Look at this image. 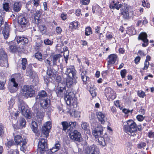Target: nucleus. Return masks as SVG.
<instances>
[{"mask_svg": "<svg viewBox=\"0 0 154 154\" xmlns=\"http://www.w3.org/2000/svg\"><path fill=\"white\" fill-rule=\"evenodd\" d=\"M49 102V99L44 100L40 103L41 107L42 108L41 111H37L36 112L37 116L39 117H42L43 116L44 113L45 111H46L48 113H50L52 111V109L49 106L48 102Z\"/></svg>", "mask_w": 154, "mask_h": 154, "instance_id": "20e7f679", "label": "nucleus"}, {"mask_svg": "<svg viewBox=\"0 0 154 154\" xmlns=\"http://www.w3.org/2000/svg\"><path fill=\"white\" fill-rule=\"evenodd\" d=\"M66 92V89L65 87H62L58 86L56 91V94L58 97H61L64 95Z\"/></svg>", "mask_w": 154, "mask_h": 154, "instance_id": "b1692460", "label": "nucleus"}, {"mask_svg": "<svg viewBox=\"0 0 154 154\" xmlns=\"http://www.w3.org/2000/svg\"><path fill=\"white\" fill-rule=\"evenodd\" d=\"M3 8L6 11H9V4L8 3H5L3 4Z\"/></svg>", "mask_w": 154, "mask_h": 154, "instance_id": "8fccbe9b", "label": "nucleus"}, {"mask_svg": "<svg viewBox=\"0 0 154 154\" xmlns=\"http://www.w3.org/2000/svg\"><path fill=\"white\" fill-rule=\"evenodd\" d=\"M70 138L73 141L80 142L81 140V134L77 130H74L71 132L69 134Z\"/></svg>", "mask_w": 154, "mask_h": 154, "instance_id": "ddd939ff", "label": "nucleus"}, {"mask_svg": "<svg viewBox=\"0 0 154 154\" xmlns=\"http://www.w3.org/2000/svg\"><path fill=\"white\" fill-rule=\"evenodd\" d=\"M82 127L83 129L85 131H88L89 130V124L86 122H83L82 125Z\"/></svg>", "mask_w": 154, "mask_h": 154, "instance_id": "72a5a7b5", "label": "nucleus"}, {"mask_svg": "<svg viewBox=\"0 0 154 154\" xmlns=\"http://www.w3.org/2000/svg\"><path fill=\"white\" fill-rule=\"evenodd\" d=\"M126 126L125 129L126 132L131 136H134L137 133V125L136 123L132 120H129L124 124Z\"/></svg>", "mask_w": 154, "mask_h": 154, "instance_id": "7ed1b4c3", "label": "nucleus"}, {"mask_svg": "<svg viewBox=\"0 0 154 154\" xmlns=\"http://www.w3.org/2000/svg\"><path fill=\"white\" fill-rule=\"evenodd\" d=\"M35 56L36 58L38 59L39 60H41L42 58V55L40 53H36L35 54Z\"/></svg>", "mask_w": 154, "mask_h": 154, "instance_id": "603ef678", "label": "nucleus"}, {"mask_svg": "<svg viewBox=\"0 0 154 154\" xmlns=\"http://www.w3.org/2000/svg\"><path fill=\"white\" fill-rule=\"evenodd\" d=\"M80 76L81 79L83 82V84H86L88 82L90 78L87 75V72L86 71L80 70Z\"/></svg>", "mask_w": 154, "mask_h": 154, "instance_id": "aec40b11", "label": "nucleus"}, {"mask_svg": "<svg viewBox=\"0 0 154 154\" xmlns=\"http://www.w3.org/2000/svg\"><path fill=\"white\" fill-rule=\"evenodd\" d=\"M47 97V94L46 92L44 90L40 91L36 96L35 99L37 102H40V103L43 101L44 100L48 99L45 98Z\"/></svg>", "mask_w": 154, "mask_h": 154, "instance_id": "2eb2a0df", "label": "nucleus"}, {"mask_svg": "<svg viewBox=\"0 0 154 154\" xmlns=\"http://www.w3.org/2000/svg\"><path fill=\"white\" fill-rule=\"evenodd\" d=\"M77 77H68L66 80V84L68 88L75 85L77 83L76 79Z\"/></svg>", "mask_w": 154, "mask_h": 154, "instance_id": "6ab92c4d", "label": "nucleus"}, {"mask_svg": "<svg viewBox=\"0 0 154 154\" xmlns=\"http://www.w3.org/2000/svg\"><path fill=\"white\" fill-rule=\"evenodd\" d=\"M8 154H19V153L17 149H11L8 152Z\"/></svg>", "mask_w": 154, "mask_h": 154, "instance_id": "3c124183", "label": "nucleus"}, {"mask_svg": "<svg viewBox=\"0 0 154 154\" xmlns=\"http://www.w3.org/2000/svg\"><path fill=\"white\" fill-rule=\"evenodd\" d=\"M18 106L19 110L26 118L29 119L31 118V113L28 109L27 106L23 100H19Z\"/></svg>", "mask_w": 154, "mask_h": 154, "instance_id": "39448f33", "label": "nucleus"}, {"mask_svg": "<svg viewBox=\"0 0 154 154\" xmlns=\"http://www.w3.org/2000/svg\"><path fill=\"white\" fill-rule=\"evenodd\" d=\"M61 57L60 54L54 55L52 57V62L53 66L58 65L60 64V59Z\"/></svg>", "mask_w": 154, "mask_h": 154, "instance_id": "a878e982", "label": "nucleus"}, {"mask_svg": "<svg viewBox=\"0 0 154 154\" xmlns=\"http://www.w3.org/2000/svg\"><path fill=\"white\" fill-rule=\"evenodd\" d=\"M149 65V62L148 61L145 60L144 63V66L142 68L143 70H145L147 69Z\"/></svg>", "mask_w": 154, "mask_h": 154, "instance_id": "09e8293b", "label": "nucleus"}, {"mask_svg": "<svg viewBox=\"0 0 154 154\" xmlns=\"http://www.w3.org/2000/svg\"><path fill=\"white\" fill-rule=\"evenodd\" d=\"M47 74L50 77H53L55 75L54 72L51 68L48 69Z\"/></svg>", "mask_w": 154, "mask_h": 154, "instance_id": "e433bc0d", "label": "nucleus"}, {"mask_svg": "<svg viewBox=\"0 0 154 154\" xmlns=\"http://www.w3.org/2000/svg\"><path fill=\"white\" fill-rule=\"evenodd\" d=\"M99 149L95 145L86 147L85 151V154H100Z\"/></svg>", "mask_w": 154, "mask_h": 154, "instance_id": "9d476101", "label": "nucleus"}, {"mask_svg": "<svg viewBox=\"0 0 154 154\" xmlns=\"http://www.w3.org/2000/svg\"><path fill=\"white\" fill-rule=\"evenodd\" d=\"M117 56L116 54H111L108 57L109 61L107 64L108 68H109L108 66L110 64H114L116 60Z\"/></svg>", "mask_w": 154, "mask_h": 154, "instance_id": "393cba45", "label": "nucleus"}, {"mask_svg": "<svg viewBox=\"0 0 154 154\" xmlns=\"http://www.w3.org/2000/svg\"><path fill=\"white\" fill-rule=\"evenodd\" d=\"M64 99L68 105L67 107L68 109V112L75 117H80V112L74 109L77 106V99L75 97L74 94L72 92L68 93L65 97Z\"/></svg>", "mask_w": 154, "mask_h": 154, "instance_id": "f257e3e1", "label": "nucleus"}, {"mask_svg": "<svg viewBox=\"0 0 154 154\" xmlns=\"http://www.w3.org/2000/svg\"><path fill=\"white\" fill-rule=\"evenodd\" d=\"M0 66L6 67L8 66L6 53L3 50H0Z\"/></svg>", "mask_w": 154, "mask_h": 154, "instance_id": "1a4fd4ad", "label": "nucleus"}, {"mask_svg": "<svg viewBox=\"0 0 154 154\" xmlns=\"http://www.w3.org/2000/svg\"><path fill=\"white\" fill-rule=\"evenodd\" d=\"M32 2L34 6L37 7L39 5L38 0H32Z\"/></svg>", "mask_w": 154, "mask_h": 154, "instance_id": "052dcab7", "label": "nucleus"}, {"mask_svg": "<svg viewBox=\"0 0 154 154\" xmlns=\"http://www.w3.org/2000/svg\"><path fill=\"white\" fill-rule=\"evenodd\" d=\"M15 80V78H12L11 80V82L13 83V86L9 87V90L11 93H14L17 90L18 85L16 82Z\"/></svg>", "mask_w": 154, "mask_h": 154, "instance_id": "4be33fe9", "label": "nucleus"}, {"mask_svg": "<svg viewBox=\"0 0 154 154\" xmlns=\"http://www.w3.org/2000/svg\"><path fill=\"white\" fill-rule=\"evenodd\" d=\"M21 93L23 96L28 98L29 97H32L35 93V91L32 88L25 85L22 88L21 91Z\"/></svg>", "mask_w": 154, "mask_h": 154, "instance_id": "6e6552de", "label": "nucleus"}, {"mask_svg": "<svg viewBox=\"0 0 154 154\" xmlns=\"http://www.w3.org/2000/svg\"><path fill=\"white\" fill-rule=\"evenodd\" d=\"M121 9V13L124 19L129 18L128 10V7L126 6L122 7Z\"/></svg>", "mask_w": 154, "mask_h": 154, "instance_id": "5701e85b", "label": "nucleus"}, {"mask_svg": "<svg viewBox=\"0 0 154 154\" xmlns=\"http://www.w3.org/2000/svg\"><path fill=\"white\" fill-rule=\"evenodd\" d=\"M5 83L0 81V90H2L4 88Z\"/></svg>", "mask_w": 154, "mask_h": 154, "instance_id": "338daca9", "label": "nucleus"}, {"mask_svg": "<svg viewBox=\"0 0 154 154\" xmlns=\"http://www.w3.org/2000/svg\"><path fill=\"white\" fill-rule=\"evenodd\" d=\"M20 125L22 127H24L26 125V121L24 119L21 118L20 119Z\"/></svg>", "mask_w": 154, "mask_h": 154, "instance_id": "ea45409f", "label": "nucleus"}, {"mask_svg": "<svg viewBox=\"0 0 154 154\" xmlns=\"http://www.w3.org/2000/svg\"><path fill=\"white\" fill-rule=\"evenodd\" d=\"M98 121L102 124H104L107 120L105 114L101 112H97L96 113Z\"/></svg>", "mask_w": 154, "mask_h": 154, "instance_id": "a211bd4d", "label": "nucleus"}, {"mask_svg": "<svg viewBox=\"0 0 154 154\" xmlns=\"http://www.w3.org/2000/svg\"><path fill=\"white\" fill-rule=\"evenodd\" d=\"M61 17L63 20H65L67 18V14L64 13H62L61 15Z\"/></svg>", "mask_w": 154, "mask_h": 154, "instance_id": "e2e57ef3", "label": "nucleus"}, {"mask_svg": "<svg viewBox=\"0 0 154 154\" xmlns=\"http://www.w3.org/2000/svg\"><path fill=\"white\" fill-rule=\"evenodd\" d=\"M38 148L40 152L42 153V152L46 150L47 147V144L46 141L44 139H42L39 141L38 145Z\"/></svg>", "mask_w": 154, "mask_h": 154, "instance_id": "dca6fc26", "label": "nucleus"}, {"mask_svg": "<svg viewBox=\"0 0 154 154\" xmlns=\"http://www.w3.org/2000/svg\"><path fill=\"white\" fill-rule=\"evenodd\" d=\"M14 141L17 145L20 146V149L25 152L27 149V140L23 139L20 135H17L14 137Z\"/></svg>", "mask_w": 154, "mask_h": 154, "instance_id": "423d86ee", "label": "nucleus"}, {"mask_svg": "<svg viewBox=\"0 0 154 154\" xmlns=\"http://www.w3.org/2000/svg\"><path fill=\"white\" fill-rule=\"evenodd\" d=\"M23 37L18 36L17 38V40L18 43L20 42H23Z\"/></svg>", "mask_w": 154, "mask_h": 154, "instance_id": "4d7b16f0", "label": "nucleus"}, {"mask_svg": "<svg viewBox=\"0 0 154 154\" xmlns=\"http://www.w3.org/2000/svg\"><path fill=\"white\" fill-rule=\"evenodd\" d=\"M69 52L68 50L65 51L64 52L63 56L64 58H68L69 55Z\"/></svg>", "mask_w": 154, "mask_h": 154, "instance_id": "680f3d73", "label": "nucleus"}, {"mask_svg": "<svg viewBox=\"0 0 154 154\" xmlns=\"http://www.w3.org/2000/svg\"><path fill=\"white\" fill-rule=\"evenodd\" d=\"M5 26L3 31V34L5 39H6L9 36V27L8 25L5 23Z\"/></svg>", "mask_w": 154, "mask_h": 154, "instance_id": "bb28decb", "label": "nucleus"}, {"mask_svg": "<svg viewBox=\"0 0 154 154\" xmlns=\"http://www.w3.org/2000/svg\"><path fill=\"white\" fill-rule=\"evenodd\" d=\"M61 147V146L59 142L55 144L54 146L50 150L52 152H55L59 150Z\"/></svg>", "mask_w": 154, "mask_h": 154, "instance_id": "cd10ccee", "label": "nucleus"}, {"mask_svg": "<svg viewBox=\"0 0 154 154\" xmlns=\"http://www.w3.org/2000/svg\"><path fill=\"white\" fill-rule=\"evenodd\" d=\"M61 124L63 127V130L66 131V130H70L68 122L66 121H64L62 122Z\"/></svg>", "mask_w": 154, "mask_h": 154, "instance_id": "2f4dec72", "label": "nucleus"}, {"mask_svg": "<svg viewBox=\"0 0 154 154\" xmlns=\"http://www.w3.org/2000/svg\"><path fill=\"white\" fill-rule=\"evenodd\" d=\"M92 33L91 29L90 27H88L85 29V34L86 35H89Z\"/></svg>", "mask_w": 154, "mask_h": 154, "instance_id": "58836bf2", "label": "nucleus"}, {"mask_svg": "<svg viewBox=\"0 0 154 154\" xmlns=\"http://www.w3.org/2000/svg\"><path fill=\"white\" fill-rule=\"evenodd\" d=\"M142 5L143 6V7H146L147 8H149V3H148L147 2L146 3V2H145V1H144V2H142Z\"/></svg>", "mask_w": 154, "mask_h": 154, "instance_id": "69168bd1", "label": "nucleus"}, {"mask_svg": "<svg viewBox=\"0 0 154 154\" xmlns=\"http://www.w3.org/2000/svg\"><path fill=\"white\" fill-rule=\"evenodd\" d=\"M69 128H70V130H71L73 128H74L76 125V122H70L69 123Z\"/></svg>", "mask_w": 154, "mask_h": 154, "instance_id": "a19ab883", "label": "nucleus"}, {"mask_svg": "<svg viewBox=\"0 0 154 154\" xmlns=\"http://www.w3.org/2000/svg\"><path fill=\"white\" fill-rule=\"evenodd\" d=\"M148 136L150 138H153L154 137V132H149Z\"/></svg>", "mask_w": 154, "mask_h": 154, "instance_id": "774afa93", "label": "nucleus"}, {"mask_svg": "<svg viewBox=\"0 0 154 154\" xmlns=\"http://www.w3.org/2000/svg\"><path fill=\"white\" fill-rule=\"evenodd\" d=\"M39 29L40 31L43 34H44L46 32V28L44 25H41L39 26Z\"/></svg>", "mask_w": 154, "mask_h": 154, "instance_id": "f704fd0d", "label": "nucleus"}, {"mask_svg": "<svg viewBox=\"0 0 154 154\" xmlns=\"http://www.w3.org/2000/svg\"><path fill=\"white\" fill-rule=\"evenodd\" d=\"M78 25V23L77 22H73L69 24V28L71 29H76Z\"/></svg>", "mask_w": 154, "mask_h": 154, "instance_id": "473e14b6", "label": "nucleus"}, {"mask_svg": "<svg viewBox=\"0 0 154 154\" xmlns=\"http://www.w3.org/2000/svg\"><path fill=\"white\" fill-rule=\"evenodd\" d=\"M8 103L9 105V107H12L14 103V98H11L10 100L8 101Z\"/></svg>", "mask_w": 154, "mask_h": 154, "instance_id": "37998d69", "label": "nucleus"}, {"mask_svg": "<svg viewBox=\"0 0 154 154\" xmlns=\"http://www.w3.org/2000/svg\"><path fill=\"white\" fill-rule=\"evenodd\" d=\"M51 125L50 122H47L44 125L42 128V134L44 135V137L47 138L49 136V130L51 129Z\"/></svg>", "mask_w": 154, "mask_h": 154, "instance_id": "f8f14e48", "label": "nucleus"}, {"mask_svg": "<svg viewBox=\"0 0 154 154\" xmlns=\"http://www.w3.org/2000/svg\"><path fill=\"white\" fill-rule=\"evenodd\" d=\"M138 96L141 98H143L145 96V93L143 91H138L137 92Z\"/></svg>", "mask_w": 154, "mask_h": 154, "instance_id": "79ce46f5", "label": "nucleus"}, {"mask_svg": "<svg viewBox=\"0 0 154 154\" xmlns=\"http://www.w3.org/2000/svg\"><path fill=\"white\" fill-rule=\"evenodd\" d=\"M21 6V3L20 2H16L14 4L13 10L16 12H18L20 10Z\"/></svg>", "mask_w": 154, "mask_h": 154, "instance_id": "c85d7f7f", "label": "nucleus"}, {"mask_svg": "<svg viewBox=\"0 0 154 154\" xmlns=\"http://www.w3.org/2000/svg\"><path fill=\"white\" fill-rule=\"evenodd\" d=\"M31 128L33 132L37 133L38 132V125L35 121H32L31 125Z\"/></svg>", "mask_w": 154, "mask_h": 154, "instance_id": "c756f323", "label": "nucleus"}, {"mask_svg": "<svg viewBox=\"0 0 154 154\" xmlns=\"http://www.w3.org/2000/svg\"><path fill=\"white\" fill-rule=\"evenodd\" d=\"M35 72L32 70H30L29 71H27L26 74L29 76L32 77V78H38L37 75L36 74H34Z\"/></svg>", "mask_w": 154, "mask_h": 154, "instance_id": "7c9ffc66", "label": "nucleus"}, {"mask_svg": "<svg viewBox=\"0 0 154 154\" xmlns=\"http://www.w3.org/2000/svg\"><path fill=\"white\" fill-rule=\"evenodd\" d=\"M147 34L144 32L140 33L138 36V40H142L144 43L142 44L143 47H146L148 45V40L147 38Z\"/></svg>", "mask_w": 154, "mask_h": 154, "instance_id": "f3484780", "label": "nucleus"}, {"mask_svg": "<svg viewBox=\"0 0 154 154\" xmlns=\"http://www.w3.org/2000/svg\"><path fill=\"white\" fill-rule=\"evenodd\" d=\"M76 71L73 66H67L65 71V74L68 77H75Z\"/></svg>", "mask_w": 154, "mask_h": 154, "instance_id": "9b49d317", "label": "nucleus"}, {"mask_svg": "<svg viewBox=\"0 0 154 154\" xmlns=\"http://www.w3.org/2000/svg\"><path fill=\"white\" fill-rule=\"evenodd\" d=\"M5 127L2 124H0V135H2L4 133Z\"/></svg>", "mask_w": 154, "mask_h": 154, "instance_id": "c03bdc74", "label": "nucleus"}, {"mask_svg": "<svg viewBox=\"0 0 154 154\" xmlns=\"http://www.w3.org/2000/svg\"><path fill=\"white\" fill-rule=\"evenodd\" d=\"M44 42L45 44L47 45H51L53 43V42L51 41L48 39H46L44 40Z\"/></svg>", "mask_w": 154, "mask_h": 154, "instance_id": "49530a36", "label": "nucleus"}, {"mask_svg": "<svg viewBox=\"0 0 154 154\" xmlns=\"http://www.w3.org/2000/svg\"><path fill=\"white\" fill-rule=\"evenodd\" d=\"M126 71L125 69H124L122 70L120 72L122 78H125L126 74Z\"/></svg>", "mask_w": 154, "mask_h": 154, "instance_id": "5fc2aeb1", "label": "nucleus"}, {"mask_svg": "<svg viewBox=\"0 0 154 154\" xmlns=\"http://www.w3.org/2000/svg\"><path fill=\"white\" fill-rule=\"evenodd\" d=\"M45 61L47 67H49L51 66V61L48 59H45Z\"/></svg>", "mask_w": 154, "mask_h": 154, "instance_id": "13d9d810", "label": "nucleus"}, {"mask_svg": "<svg viewBox=\"0 0 154 154\" xmlns=\"http://www.w3.org/2000/svg\"><path fill=\"white\" fill-rule=\"evenodd\" d=\"M62 31V29L60 27H57L56 28V32L58 34L61 33Z\"/></svg>", "mask_w": 154, "mask_h": 154, "instance_id": "0e129e2a", "label": "nucleus"}, {"mask_svg": "<svg viewBox=\"0 0 154 154\" xmlns=\"http://www.w3.org/2000/svg\"><path fill=\"white\" fill-rule=\"evenodd\" d=\"M105 94L106 97L108 98L113 100L116 97L115 92L110 88H106L105 90Z\"/></svg>", "mask_w": 154, "mask_h": 154, "instance_id": "4468645a", "label": "nucleus"}, {"mask_svg": "<svg viewBox=\"0 0 154 154\" xmlns=\"http://www.w3.org/2000/svg\"><path fill=\"white\" fill-rule=\"evenodd\" d=\"M119 0H112L110 5V8L116 9L118 10L121 8L122 5L121 4H119Z\"/></svg>", "mask_w": 154, "mask_h": 154, "instance_id": "412c9836", "label": "nucleus"}, {"mask_svg": "<svg viewBox=\"0 0 154 154\" xmlns=\"http://www.w3.org/2000/svg\"><path fill=\"white\" fill-rule=\"evenodd\" d=\"M89 92L92 97H94L96 96V94L94 88L90 87Z\"/></svg>", "mask_w": 154, "mask_h": 154, "instance_id": "4c0bfd02", "label": "nucleus"}, {"mask_svg": "<svg viewBox=\"0 0 154 154\" xmlns=\"http://www.w3.org/2000/svg\"><path fill=\"white\" fill-rule=\"evenodd\" d=\"M15 77L16 79L18 81H20L21 80V79L22 78V77L20 74H15Z\"/></svg>", "mask_w": 154, "mask_h": 154, "instance_id": "bf43d9fd", "label": "nucleus"}, {"mask_svg": "<svg viewBox=\"0 0 154 154\" xmlns=\"http://www.w3.org/2000/svg\"><path fill=\"white\" fill-rule=\"evenodd\" d=\"M14 144V141L12 140H10L5 143V145L8 148H10Z\"/></svg>", "mask_w": 154, "mask_h": 154, "instance_id": "a18cd8bd", "label": "nucleus"}, {"mask_svg": "<svg viewBox=\"0 0 154 154\" xmlns=\"http://www.w3.org/2000/svg\"><path fill=\"white\" fill-rule=\"evenodd\" d=\"M103 128L102 126L99 125L92 131V134L96 139H97L99 144L103 147L106 145L104 138L102 136L103 134Z\"/></svg>", "mask_w": 154, "mask_h": 154, "instance_id": "f03ea898", "label": "nucleus"}, {"mask_svg": "<svg viewBox=\"0 0 154 154\" xmlns=\"http://www.w3.org/2000/svg\"><path fill=\"white\" fill-rule=\"evenodd\" d=\"M90 0H80V2L83 5H87L90 2Z\"/></svg>", "mask_w": 154, "mask_h": 154, "instance_id": "864d4df0", "label": "nucleus"}, {"mask_svg": "<svg viewBox=\"0 0 154 154\" xmlns=\"http://www.w3.org/2000/svg\"><path fill=\"white\" fill-rule=\"evenodd\" d=\"M9 48L10 51L11 52H14L17 50L16 47L14 45L10 46Z\"/></svg>", "mask_w": 154, "mask_h": 154, "instance_id": "de8ad7c7", "label": "nucleus"}, {"mask_svg": "<svg viewBox=\"0 0 154 154\" xmlns=\"http://www.w3.org/2000/svg\"><path fill=\"white\" fill-rule=\"evenodd\" d=\"M18 22L20 31L22 32L24 30L29 22L28 19L23 16H18Z\"/></svg>", "mask_w": 154, "mask_h": 154, "instance_id": "0eeeda50", "label": "nucleus"}, {"mask_svg": "<svg viewBox=\"0 0 154 154\" xmlns=\"http://www.w3.org/2000/svg\"><path fill=\"white\" fill-rule=\"evenodd\" d=\"M136 118L137 120L140 122L142 121L144 119V117L142 115H139L137 116Z\"/></svg>", "mask_w": 154, "mask_h": 154, "instance_id": "6e6d98bb", "label": "nucleus"}, {"mask_svg": "<svg viewBox=\"0 0 154 154\" xmlns=\"http://www.w3.org/2000/svg\"><path fill=\"white\" fill-rule=\"evenodd\" d=\"M146 145V143L143 142H141L137 144V147L138 149H144V147Z\"/></svg>", "mask_w": 154, "mask_h": 154, "instance_id": "c9c22d12", "label": "nucleus"}]
</instances>
